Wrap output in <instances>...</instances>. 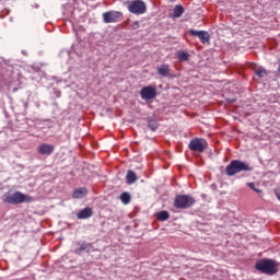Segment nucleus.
Wrapping results in <instances>:
<instances>
[{"mask_svg": "<svg viewBox=\"0 0 280 280\" xmlns=\"http://www.w3.org/2000/svg\"><path fill=\"white\" fill-rule=\"evenodd\" d=\"M158 73L162 75V78H172V70H170V65L167 63L158 67Z\"/></svg>", "mask_w": 280, "mask_h": 280, "instance_id": "obj_11", "label": "nucleus"}, {"mask_svg": "<svg viewBox=\"0 0 280 280\" xmlns=\"http://www.w3.org/2000/svg\"><path fill=\"white\" fill-rule=\"evenodd\" d=\"M93 215V210L91 208H84L83 210L79 211L77 214L78 220H86Z\"/></svg>", "mask_w": 280, "mask_h": 280, "instance_id": "obj_12", "label": "nucleus"}, {"mask_svg": "<svg viewBox=\"0 0 280 280\" xmlns=\"http://www.w3.org/2000/svg\"><path fill=\"white\" fill-rule=\"evenodd\" d=\"M88 190L86 188H78L73 191L72 197L73 198H84L86 196Z\"/></svg>", "mask_w": 280, "mask_h": 280, "instance_id": "obj_16", "label": "nucleus"}, {"mask_svg": "<svg viewBox=\"0 0 280 280\" xmlns=\"http://www.w3.org/2000/svg\"><path fill=\"white\" fill-rule=\"evenodd\" d=\"M141 100L148 102V100H154L156 97V88L148 85L141 89L140 91Z\"/></svg>", "mask_w": 280, "mask_h": 280, "instance_id": "obj_8", "label": "nucleus"}, {"mask_svg": "<svg viewBox=\"0 0 280 280\" xmlns=\"http://www.w3.org/2000/svg\"><path fill=\"white\" fill-rule=\"evenodd\" d=\"M120 200L124 205H129L130 203V194L128 192H122L120 195Z\"/></svg>", "mask_w": 280, "mask_h": 280, "instance_id": "obj_20", "label": "nucleus"}, {"mask_svg": "<svg viewBox=\"0 0 280 280\" xmlns=\"http://www.w3.org/2000/svg\"><path fill=\"white\" fill-rule=\"evenodd\" d=\"M127 10H129L131 14H137L139 16L145 14L148 7L142 0H131L127 1Z\"/></svg>", "mask_w": 280, "mask_h": 280, "instance_id": "obj_4", "label": "nucleus"}, {"mask_svg": "<svg viewBox=\"0 0 280 280\" xmlns=\"http://www.w3.org/2000/svg\"><path fill=\"white\" fill-rule=\"evenodd\" d=\"M247 187H249V189H253V191H255L256 194H261V189L257 188V185H255V183H248Z\"/></svg>", "mask_w": 280, "mask_h": 280, "instance_id": "obj_21", "label": "nucleus"}, {"mask_svg": "<svg viewBox=\"0 0 280 280\" xmlns=\"http://www.w3.org/2000/svg\"><path fill=\"white\" fill-rule=\"evenodd\" d=\"M54 150H56V147H54V144L43 143L38 147L37 152L38 154H42V156H49L54 154Z\"/></svg>", "mask_w": 280, "mask_h": 280, "instance_id": "obj_10", "label": "nucleus"}, {"mask_svg": "<svg viewBox=\"0 0 280 280\" xmlns=\"http://www.w3.org/2000/svg\"><path fill=\"white\" fill-rule=\"evenodd\" d=\"M188 148L191 152H205L209 148V143L202 138H194L190 140Z\"/></svg>", "mask_w": 280, "mask_h": 280, "instance_id": "obj_6", "label": "nucleus"}, {"mask_svg": "<svg viewBox=\"0 0 280 280\" xmlns=\"http://www.w3.org/2000/svg\"><path fill=\"white\" fill-rule=\"evenodd\" d=\"M179 62H187L189 60V52L179 50L176 52Z\"/></svg>", "mask_w": 280, "mask_h": 280, "instance_id": "obj_15", "label": "nucleus"}, {"mask_svg": "<svg viewBox=\"0 0 280 280\" xmlns=\"http://www.w3.org/2000/svg\"><path fill=\"white\" fill-rule=\"evenodd\" d=\"M188 33L190 34V36L199 38V40L203 43V45L209 43L210 40L209 33L206 31L189 30Z\"/></svg>", "mask_w": 280, "mask_h": 280, "instance_id": "obj_9", "label": "nucleus"}, {"mask_svg": "<svg viewBox=\"0 0 280 280\" xmlns=\"http://www.w3.org/2000/svg\"><path fill=\"white\" fill-rule=\"evenodd\" d=\"M149 128H150V130H156V122H149Z\"/></svg>", "mask_w": 280, "mask_h": 280, "instance_id": "obj_22", "label": "nucleus"}, {"mask_svg": "<svg viewBox=\"0 0 280 280\" xmlns=\"http://www.w3.org/2000/svg\"><path fill=\"white\" fill-rule=\"evenodd\" d=\"M194 202V197L189 195H178L174 200V207H176V209H189Z\"/></svg>", "mask_w": 280, "mask_h": 280, "instance_id": "obj_5", "label": "nucleus"}, {"mask_svg": "<svg viewBox=\"0 0 280 280\" xmlns=\"http://www.w3.org/2000/svg\"><path fill=\"white\" fill-rule=\"evenodd\" d=\"M158 220L160 222H165L166 220H170V212L162 210L158 213Z\"/></svg>", "mask_w": 280, "mask_h": 280, "instance_id": "obj_18", "label": "nucleus"}, {"mask_svg": "<svg viewBox=\"0 0 280 280\" xmlns=\"http://www.w3.org/2000/svg\"><path fill=\"white\" fill-rule=\"evenodd\" d=\"M277 261L272 259H261L255 265L256 270L262 275H277Z\"/></svg>", "mask_w": 280, "mask_h": 280, "instance_id": "obj_3", "label": "nucleus"}, {"mask_svg": "<svg viewBox=\"0 0 280 280\" xmlns=\"http://www.w3.org/2000/svg\"><path fill=\"white\" fill-rule=\"evenodd\" d=\"M241 172H253V166L242 160H233L225 168L226 176H235Z\"/></svg>", "mask_w": 280, "mask_h": 280, "instance_id": "obj_2", "label": "nucleus"}, {"mask_svg": "<svg viewBox=\"0 0 280 280\" xmlns=\"http://www.w3.org/2000/svg\"><path fill=\"white\" fill-rule=\"evenodd\" d=\"M124 19V13L119 11H109L103 13L104 23H119Z\"/></svg>", "mask_w": 280, "mask_h": 280, "instance_id": "obj_7", "label": "nucleus"}, {"mask_svg": "<svg viewBox=\"0 0 280 280\" xmlns=\"http://www.w3.org/2000/svg\"><path fill=\"white\" fill-rule=\"evenodd\" d=\"M2 200L7 205H23V202H34V197L25 195L21 191H15L13 194L3 195Z\"/></svg>", "mask_w": 280, "mask_h": 280, "instance_id": "obj_1", "label": "nucleus"}, {"mask_svg": "<svg viewBox=\"0 0 280 280\" xmlns=\"http://www.w3.org/2000/svg\"><path fill=\"white\" fill-rule=\"evenodd\" d=\"M126 180L128 185H133V183H137V174L129 170L126 175Z\"/></svg>", "mask_w": 280, "mask_h": 280, "instance_id": "obj_13", "label": "nucleus"}, {"mask_svg": "<svg viewBox=\"0 0 280 280\" xmlns=\"http://www.w3.org/2000/svg\"><path fill=\"white\" fill-rule=\"evenodd\" d=\"M255 73L258 78H266V75H268V72L262 67L256 68Z\"/></svg>", "mask_w": 280, "mask_h": 280, "instance_id": "obj_19", "label": "nucleus"}, {"mask_svg": "<svg viewBox=\"0 0 280 280\" xmlns=\"http://www.w3.org/2000/svg\"><path fill=\"white\" fill-rule=\"evenodd\" d=\"M184 12H185V9L183 8V5L177 4L174 9L173 16L175 19H180Z\"/></svg>", "mask_w": 280, "mask_h": 280, "instance_id": "obj_17", "label": "nucleus"}, {"mask_svg": "<svg viewBox=\"0 0 280 280\" xmlns=\"http://www.w3.org/2000/svg\"><path fill=\"white\" fill-rule=\"evenodd\" d=\"M91 250V245L89 243H81L80 247L75 250L77 255H82V253H89Z\"/></svg>", "mask_w": 280, "mask_h": 280, "instance_id": "obj_14", "label": "nucleus"}]
</instances>
